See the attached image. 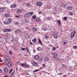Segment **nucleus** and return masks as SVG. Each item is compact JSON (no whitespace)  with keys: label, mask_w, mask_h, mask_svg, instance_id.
<instances>
[{"label":"nucleus","mask_w":77,"mask_h":77,"mask_svg":"<svg viewBox=\"0 0 77 77\" xmlns=\"http://www.w3.org/2000/svg\"><path fill=\"white\" fill-rule=\"evenodd\" d=\"M20 66H21L23 68H30V65H27L26 63H21L20 64Z\"/></svg>","instance_id":"obj_1"},{"label":"nucleus","mask_w":77,"mask_h":77,"mask_svg":"<svg viewBox=\"0 0 77 77\" xmlns=\"http://www.w3.org/2000/svg\"><path fill=\"white\" fill-rule=\"evenodd\" d=\"M33 13V12H29L27 13L26 14H25L24 15L25 18H27L28 17L30 16V15H32Z\"/></svg>","instance_id":"obj_2"},{"label":"nucleus","mask_w":77,"mask_h":77,"mask_svg":"<svg viewBox=\"0 0 77 77\" xmlns=\"http://www.w3.org/2000/svg\"><path fill=\"white\" fill-rule=\"evenodd\" d=\"M12 20L11 18H9L8 20H6L4 22V24H11V21Z\"/></svg>","instance_id":"obj_3"},{"label":"nucleus","mask_w":77,"mask_h":77,"mask_svg":"<svg viewBox=\"0 0 77 77\" xmlns=\"http://www.w3.org/2000/svg\"><path fill=\"white\" fill-rule=\"evenodd\" d=\"M53 36L55 39H57V38H58V33L57 32H54L53 34Z\"/></svg>","instance_id":"obj_4"},{"label":"nucleus","mask_w":77,"mask_h":77,"mask_svg":"<svg viewBox=\"0 0 77 77\" xmlns=\"http://www.w3.org/2000/svg\"><path fill=\"white\" fill-rule=\"evenodd\" d=\"M51 54L53 55V58L54 59H56L57 57V55L55 52L51 53Z\"/></svg>","instance_id":"obj_5"},{"label":"nucleus","mask_w":77,"mask_h":77,"mask_svg":"<svg viewBox=\"0 0 77 77\" xmlns=\"http://www.w3.org/2000/svg\"><path fill=\"white\" fill-rule=\"evenodd\" d=\"M42 21V20L40 19V17H37L34 20V21L35 22H39V21H40L41 22Z\"/></svg>","instance_id":"obj_6"},{"label":"nucleus","mask_w":77,"mask_h":77,"mask_svg":"<svg viewBox=\"0 0 77 77\" xmlns=\"http://www.w3.org/2000/svg\"><path fill=\"white\" fill-rule=\"evenodd\" d=\"M76 32L75 31H73L71 33V38H73L74 37V36H75L76 33Z\"/></svg>","instance_id":"obj_7"},{"label":"nucleus","mask_w":77,"mask_h":77,"mask_svg":"<svg viewBox=\"0 0 77 77\" xmlns=\"http://www.w3.org/2000/svg\"><path fill=\"white\" fill-rule=\"evenodd\" d=\"M12 31V29H6L4 30V32H10Z\"/></svg>","instance_id":"obj_8"},{"label":"nucleus","mask_w":77,"mask_h":77,"mask_svg":"<svg viewBox=\"0 0 77 77\" xmlns=\"http://www.w3.org/2000/svg\"><path fill=\"white\" fill-rule=\"evenodd\" d=\"M21 32V30L20 29H17L15 31V33H19Z\"/></svg>","instance_id":"obj_9"},{"label":"nucleus","mask_w":77,"mask_h":77,"mask_svg":"<svg viewBox=\"0 0 77 77\" xmlns=\"http://www.w3.org/2000/svg\"><path fill=\"white\" fill-rule=\"evenodd\" d=\"M39 56L38 55H36L34 57V59L35 60H38V59H39Z\"/></svg>","instance_id":"obj_10"},{"label":"nucleus","mask_w":77,"mask_h":77,"mask_svg":"<svg viewBox=\"0 0 77 77\" xmlns=\"http://www.w3.org/2000/svg\"><path fill=\"white\" fill-rule=\"evenodd\" d=\"M6 60L7 61V62H11V60H10V59H9V58L7 57H6Z\"/></svg>","instance_id":"obj_11"},{"label":"nucleus","mask_w":77,"mask_h":77,"mask_svg":"<svg viewBox=\"0 0 77 77\" xmlns=\"http://www.w3.org/2000/svg\"><path fill=\"white\" fill-rule=\"evenodd\" d=\"M10 7L11 8H15L17 7V6H16V5H15V4H13L12 5H11Z\"/></svg>","instance_id":"obj_12"},{"label":"nucleus","mask_w":77,"mask_h":77,"mask_svg":"<svg viewBox=\"0 0 77 77\" xmlns=\"http://www.w3.org/2000/svg\"><path fill=\"white\" fill-rule=\"evenodd\" d=\"M37 6L40 7L41 6H42V3H41V2H38L37 3Z\"/></svg>","instance_id":"obj_13"},{"label":"nucleus","mask_w":77,"mask_h":77,"mask_svg":"<svg viewBox=\"0 0 77 77\" xmlns=\"http://www.w3.org/2000/svg\"><path fill=\"white\" fill-rule=\"evenodd\" d=\"M12 65V63H11L10 62H8V63L7 64V66L8 67H10Z\"/></svg>","instance_id":"obj_14"},{"label":"nucleus","mask_w":77,"mask_h":77,"mask_svg":"<svg viewBox=\"0 0 77 77\" xmlns=\"http://www.w3.org/2000/svg\"><path fill=\"white\" fill-rule=\"evenodd\" d=\"M5 11V8H0V12H2Z\"/></svg>","instance_id":"obj_15"},{"label":"nucleus","mask_w":77,"mask_h":77,"mask_svg":"<svg viewBox=\"0 0 77 77\" xmlns=\"http://www.w3.org/2000/svg\"><path fill=\"white\" fill-rule=\"evenodd\" d=\"M21 12H22V10L21 9H19L17 11V12L18 14H21Z\"/></svg>","instance_id":"obj_16"},{"label":"nucleus","mask_w":77,"mask_h":77,"mask_svg":"<svg viewBox=\"0 0 77 77\" xmlns=\"http://www.w3.org/2000/svg\"><path fill=\"white\" fill-rule=\"evenodd\" d=\"M32 65L33 66H36L38 65V63H37L33 62L32 63Z\"/></svg>","instance_id":"obj_17"},{"label":"nucleus","mask_w":77,"mask_h":77,"mask_svg":"<svg viewBox=\"0 0 77 77\" xmlns=\"http://www.w3.org/2000/svg\"><path fill=\"white\" fill-rule=\"evenodd\" d=\"M4 72H7L8 71V69L7 68H5L4 69Z\"/></svg>","instance_id":"obj_18"},{"label":"nucleus","mask_w":77,"mask_h":77,"mask_svg":"<svg viewBox=\"0 0 77 77\" xmlns=\"http://www.w3.org/2000/svg\"><path fill=\"white\" fill-rule=\"evenodd\" d=\"M67 9L68 10H72V6H69L67 8Z\"/></svg>","instance_id":"obj_19"},{"label":"nucleus","mask_w":77,"mask_h":77,"mask_svg":"<svg viewBox=\"0 0 77 77\" xmlns=\"http://www.w3.org/2000/svg\"><path fill=\"white\" fill-rule=\"evenodd\" d=\"M37 40L36 38H34L33 40H32V42H34V43H35L36 42Z\"/></svg>","instance_id":"obj_20"},{"label":"nucleus","mask_w":77,"mask_h":77,"mask_svg":"<svg viewBox=\"0 0 77 77\" xmlns=\"http://www.w3.org/2000/svg\"><path fill=\"white\" fill-rule=\"evenodd\" d=\"M45 61H49V58L48 57H46L45 58Z\"/></svg>","instance_id":"obj_21"},{"label":"nucleus","mask_w":77,"mask_h":77,"mask_svg":"<svg viewBox=\"0 0 77 77\" xmlns=\"http://www.w3.org/2000/svg\"><path fill=\"white\" fill-rule=\"evenodd\" d=\"M32 29L33 31H34V32H36L37 31V29H36V28H32Z\"/></svg>","instance_id":"obj_22"},{"label":"nucleus","mask_w":77,"mask_h":77,"mask_svg":"<svg viewBox=\"0 0 77 77\" xmlns=\"http://www.w3.org/2000/svg\"><path fill=\"white\" fill-rule=\"evenodd\" d=\"M5 16L7 17H9V14H5Z\"/></svg>","instance_id":"obj_23"},{"label":"nucleus","mask_w":77,"mask_h":77,"mask_svg":"<svg viewBox=\"0 0 77 77\" xmlns=\"http://www.w3.org/2000/svg\"><path fill=\"white\" fill-rule=\"evenodd\" d=\"M38 42H39V43L42 46V42H41V40L39 38L38 39Z\"/></svg>","instance_id":"obj_24"},{"label":"nucleus","mask_w":77,"mask_h":77,"mask_svg":"<svg viewBox=\"0 0 77 77\" xmlns=\"http://www.w3.org/2000/svg\"><path fill=\"white\" fill-rule=\"evenodd\" d=\"M57 22L58 23V24L59 25H61V22H60V20H57Z\"/></svg>","instance_id":"obj_25"},{"label":"nucleus","mask_w":77,"mask_h":77,"mask_svg":"<svg viewBox=\"0 0 77 77\" xmlns=\"http://www.w3.org/2000/svg\"><path fill=\"white\" fill-rule=\"evenodd\" d=\"M62 66L63 68H66V66L64 64H62Z\"/></svg>","instance_id":"obj_26"},{"label":"nucleus","mask_w":77,"mask_h":77,"mask_svg":"<svg viewBox=\"0 0 77 77\" xmlns=\"http://www.w3.org/2000/svg\"><path fill=\"white\" fill-rule=\"evenodd\" d=\"M45 39H48V38H49V37H48V36L47 35H46L45 36Z\"/></svg>","instance_id":"obj_27"},{"label":"nucleus","mask_w":77,"mask_h":77,"mask_svg":"<svg viewBox=\"0 0 77 77\" xmlns=\"http://www.w3.org/2000/svg\"><path fill=\"white\" fill-rule=\"evenodd\" d=\"M25 21L26 23H29V21L26 19H25Z\"/></svg>","instance_id":"obj_28"},{"label":"nucleus","mask_w":77,"mask_h":77,"mask_svg":"<svg viewBox=\"0 0 77 77\" xmlns=\"http://www.w3.org/2000/svg\"><path fill=\"white\" fill-rule=\"evenodd\" d=\"M37 50L38 51H40V50H41V47H38L37 48Z\"/></svg>","instance_id":"obj_29"},{"label":"nucleus","mask_w":77,"mask_h":77,"mask_svg":"<svg viewBox=\"0 0 77 77\" xmlns=\"http://www.w3.org/2000/svg\"><path fill=\"white\" fill-rule=\"evenodd\" d=\"M16 41V38H12V41Z\"/></svg>","instance_id":"obj_30"},{"label":"nucleus","mask_w":77,"mask_h":77,"mask_svg":"<svg viewBox=\"0 0 77 77\" xmlns=\"http://www.w3.org/2000/svg\"><path fill=\"white\" fill-rule=\"evenodd\" d=\"M36 18V16L35 15H33L32 16V18L33 19H35H35Z\"/></svg>","instance_id":"obj_31"},{"label":"nucleus","mask_w":77,"mask_h":77,"mask_svg":"<svg viewBox=\"0 0 77 77\" xmlns=\"http://www.w3.org/2000/svg\"><path fill=\"white\" fill-rule=\"evenodd\" d=\"M11 77H15V76L14 75V73H13L11 74Z\"/></svg>","instance_id":"obj_32"},{"label":"nucleus","mask_w":77,"mask_h":77,"mask_svg":"<svg viewBox=\"0 0 77 77\" xmlns=\"http://www.w3.org/2000/svg\"><path fill=\"white\" fill-rule=\"evenodd\" d=\"M26 51L28 53L29 55H30V51L29 50H26Z\"/></svg>","instance_id":"obj_33"},{"label":"nucleus","mask_w":77,"mask_h":77,"mask_svg":"<svg viewBox=\"0 0 77 77\" xmlns=\"http://www.w3.org/2000/svg\"><path fill=\"white\" fill-rule=\"evenodd\" d=\"M73 48L74 49H77V46H76L75 45L73 46Z\"/></svg>","instance_id":"obj_34"},{"label":"nucleus","mask_w":77,"mask_h":77,"mask_svg":"<svg viewBox=\"0 0 77 77\" xmlns=\"http://www.w3.org/2000/svg\"><path fill=\"white\" fill-rule=\"evenodd\" d=\"M9 54H12V52L11 51H10L9 52Z\"/></svg>","instance_id":"obj_35"},{"label":"nucleus","mask_w":77,"mask_h":77,"mask_svg":"<svg viewBox=\"0 0 77 77\" xmlns=\"http://www.w3.org/2000/svg\"><path fill=\"white\" fill-rule=\"evenodd\" d=\"M48 20H51V18L49 17H48L47 18Z\"/></svg>","instance_id":"obj_36"},{"label":"nucleus","mask_w":77,"mask_h":77,"mask_svg":"<svg viewBox=\"0 0 77 77\" xmlns=\"http://www.w3.org/2000/svg\"><path fill=\"white\" fill-rule=\"evenodd\" d=\"M52 50L53 51H55V50H56V48L54 47L53 48H52Z\"/></svg>","instance_id":"obj_37"},{"label":"nucleus","mask_w":77,"mask_h":77,"mask_svg":"<svg viewBox=\"0 0 77 77\" xmlns=\"http://www.w3.org/2000/svg\"><path fill=\"white\" fill-rule=\"evenodd\" d=\"M26 6H30V4L29 3H27L26 4Z\"/></svg>","instance_id":"obj_38"},{"label":"nucleus","mask_w":77,"mask_h":77,"mask_svg":"<svg viewBox=\"0 0 77 77\" xmlns=\"http://www.w3.org/2000/svg\"><path fill=\"white\" fill-rule=\"evenodd\" d=\"M67 44V42H66V41H64L63 43V44L64 45H66Z\"/></svg>","instance_id":"obj_39"},{"label":"nucleus","mask_w":77,"mask_h":77,"mask_svg":"<svg viewBox=\"0 0 77 77\" xmlns=\"http://www.w3.org/2000/svg\"><path fill=\"white\" fill-rule=\"evenodd\" d=\"M64 20H67V17H64Z\"/></svg>","instance_id":"obj_40"},{"label":"nucleus","mask_w":77,"mask_h":77,"mask_svg":"<svg viewBox=\"0 0 77 77\" xmlns=\"http://www.w3.org/2000/svg\"><path fill=\"white\" fill-rule=\"evenodd\" d=\"M38 14H42V11H40L38 12Z\"/></svg>","instance_id":"obj_41"},{"label":"nucleus","mask_w":77,"mask_h":77,"mask_svg":"<svg viewBox=\"0 0 77 77\" xmlns=\"http://www.w3.org/2000/svg\"><path fill=\"white\" fill-rule=\"evenodd\" d=\"M47 29H48L47 28H44V30H45V31L46 30H47Z\"/></svg>","instance_id":"obj_42"},{"label":"nucleus","mask_w":77,"mask_h":77,"mask_svg":"<svg viewBox=\"0 0 77 77\" xmlns=\"http://www.w3.org/2000/svg\"><path fill=\"white\" fill-rule=\"evenodd\" d=\"M13 70L12 69H11V70L9 72V73H11L12 72Z\"/></svg>","instance_id":"obj_43"},{"label":"nucleus","mask_w":77,"mask_h":77,"mask_svg":"<svg viewBox=\"0 0 77 77\" xmlns=\"http://www.w3.org/2000/svg\"><path fill=\"white\" fill-rule=\"evenodd\" d=\"M16 25H18L19 24V23L18 22H16Z\"/></svg>","instance_id":"obj_44"},{"label":"nucleus","mask_w":77,"mask_h":77,"mask_svg":"<svg viewBox=\"0 0 77 77\" xmlns=\"http://www.w3.org/2000/svg\"><path fill=\"white\" fill-rule=\"evenodd\" d=\"M15 17H16V18H20V16L16 15L15 16Z\"/></svg>","instance_id":"obj_45"},{"label":"nucleus","mask_w":77,"mask_h":77,"mask_svg":"<svg viewBox=\"0 0 77 77\" xmlns=\"http://www.w3.org/2000/svg\"><path fill=\"white\" fill-rule=\"evenodd\" d=\"M26 39H29V35H27L26 36Z\"/></svg>","instance_id":"obj_46"},{"label":"nucleus","mask_w":77,"mask_h":77,"mask_svg":"<svg viewBox=\"0 0 77 77\" xmlns=\"http://www.w3.org/2000/svg\"><path fill=\"white\" fill-rule=\"evenodd\" d=\"M56 60H57V61H59V59L57 57L56 59Z\"/></svg>","instance_id":"obj_47"},{"label":"nucleus","mask_w":77,"mask_h":77,"mask_svg":"<svg viewBox=\"0 0 77 77\" xmlns=\"http://www.w3.org/2000/svg\"><path fill=\"white\" fill-rule=\"evenodd\" d=\"M39 71V70H35L34 71V72H37L38 71Z\"/></svg>","instance_id":"obj_48"},{"label":"nucleus","mask_w":77,"mask_h":77,"mask_svg":"<svg viewBox=\"0 0 77 77\" xmlns=\"http://www.w3.org/2000/svg\"><path fill=\"white\" fill-rule=\"evenodd\" d=\"M21 50H22L24 51V50H26V48H21Z\"/></svg>","instance_id":"obj_49"},{"label":"nucleus","mask_w":77,"mask_h":77,"mask_svg":"<svg viewBox=\"0 0 77 77\" xmlns=\"http://www.w3.org/2000/svg\"><path fill=\"white\" fill-rule=\"evenodd\" d=\"M69 14L70 15H73V14H72V13H71V12H70Z\"/></svg>","instance_id":"obj_50"},{"label":"nucleus","mask_w":77,"mask_h":77,"mask_svg":"<svg viewBox=\"0 0 77 77\" xmlns=\"http://www.w3.org/2000/svg\"><path fill=\"white\" fill-rule=\"evenodd\" d=\"M39 61H40V62H41V61H42V58L40 59H39Z\"/></svg>","instance_id":"obj_51"},{"label":"nucleus","mask_w":77,"mask_h":77,"mask_svg":"<svg viewBox=\"0 0 77 77\" xmlns=\"http://www.w3.org/2000/svg\"><path fill=\"white\" fill-rule=\"evenodd\" d=\"M26 29H27V30H29V27H27L26 28Z\"/></svg>","instance_id":"obj_52"},{"label":"nucleus","mask_w":77,"mask_h":77,"mask_svg":"<svg viewBox=\"0 0 77 77\" xmlns=\"http://www.w3.org/2000/svg\"><path fill=\"white\" fill-rule=\"evenodd\" d=\"M43 67H45V64H43L42 66Z\"/></svg>","instance_id":"obj_53"},{"label":"nucleus","mask_w":77,"mask_h":77,"mask_svg":"<svg viewBox=\"0 0 77 77\" xmlns=\"http://www.w3.org/2000/svg\"><path fill=\"white\" fill-rule=\"evenodd\" d=\"M33 51L34 52V53H36V51L35 50H33Z\"/></svg>","instance_id":"obj_54"},{"label":"nucleus","mask_w":77,"mask_h":77,"mask_svg":"<svg viewBox=\"0 0 77 77\" xmlns=\"http://www.w3.org/2000/svg\"><path fill=\"white\" fill-rule=\"evenodd\" d=\"M63 77H67V75H63Z\"/></svg>","instance_id":"obj_55"},{"label":"nucleus","mask_w":77,"mask_h":77,"mask_svg":"<svg viewBox=\"0 0 77 77\" xmlns=\"http://www.w3.org/2000/svg\"><path fill=\"white\" fill-rule=\"evenodd\" d=\"M30 45H33V44L32 42H30Z\"/></svg>","instance_id":"obj_56"},{"label":"nucleus","mask_w":77,"mask_h":77,"mask_svg":"<svg viewBox=\"0 0 77 77\" xmlns=\"http://www.w3.org/2000/svg\"><path fill=\"white\" fill-rule=\"evenodd\" d=\"M2 70L0 69V73H2Z\"/></svg>","instance_id":"obj_57"},{"label":"nucleus","mask_w":77,"mask_h":77,"mask_svg":"<svg viewBox=\"0 0 77 77\" xmlns=\"http://www.w3.org/2000/svg\"><path fill=\"white\" fill-rule=\"evenodd\" d=\"M26 50H29V49H28V47H26Z\"/></svg>","instance_id":"obj_58"},{"label":"nucleus","mask_w":77,"mask_h":77,"mask_svg":"<svg viewBox=\"0 0 77 77\" xmlns=\"http://www.w3.org/2000/svg\"><path fill=\"white\" fill-rule=\"evenodd\" d=\"M16 70L17 71L18 70V68H16Z\"/></svg>","instance_id":"obj_59"},{"label":"nucleus","mask_w":77,"mask_h":77,"mask_svg":"<svg viewBox=\"0 0 77 77\" xmlns=\"http://www.w3.org/2000/svg\"><path fill=\"white\" fill-rule=\"evenodd\" d=\"M3 62V61L2 60H1V59L0 60V62Z\"/></svg>","instance_id":"obj_60"},{"label":"nucleus","mask_w":77,"mask_h":77,"mask_svg":"<svg viewBox=\"0 0 77 77\" xmlns=\"http://www.w3.org/2000/svg\"><path fill=\"white\" fill-rule=\"evenodd\" d=\"M60 75H62L63 74V73H60Z\"/></svg>","instance_id":"obj_61"},{"label":"nucleus","mask_w":77,"mask_h":77,"mask_svg":"<svg viewBox=\"0 0 77 77\" xmlns=\"http://www.w3.org/2000/svg\"><path fill=\"white\" fill-rule=\"evenodd\" d=\"M60 73H58V75H60Z\"/></svg>","instance_id":"obj_62"},{"label":"nucleus","mask_w":77,"mask_h":77,"mask_svg":"<svg viewBox=\"0 0 77 77\" xmlns=\"http://www.w3.org/2000/svg\"><path fill=\"white\" fill-rule=\"evenodd\" d=\"M6 49L7 50H9V49H8V48H6Z\"/></svg>","instance_id":"obj_63"},{"label":"nucleus","mask_w":77,"mask_h":77,"mask_svg":"<svg viewBox=\"0 0 77 77\" xmlns=\"http://www.w3.org/2000/svg\"><path fill=\"white\" fill-rule=\"evenodd\" d=\"M19 63V61H18L17 62V63Z\"/></svg>","instance_id":"obj_64"}]
</instances>
